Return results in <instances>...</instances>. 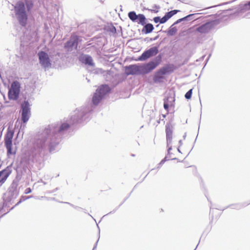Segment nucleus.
<instances>
[{"label":"nucleus","mask_w":250,"mask_h":250,"mask_svg":"<svg viewBox=\"0 0 250 250\" xmlns=\"http://www.w3.org/2000/svg\"><path fill=\"white\" fill-rule=\"evenodd\" d=\"M163 117H164V118L166 117V115H163Z\"/></svg>","instance_id":"nucleus-30"},{"label":"nucleus","mask_w":250,"mask_h":250,"mask_svg":"<svg viewBox=\"0 0 250 250\" xmlns=\"http://www.w3.org/2000/svg\"><path fill=\"white\" fill-rule=\"evenodd\" d=\"M168 72V67H164L160 69L155 74L153 77V81L156 83H161L163 82L164 75Z\"/></svg>","instance_id":"nucleus-8"},{"label":"nucleus","mask_w":250,"mask_h":250,"mask_svg":"<svg viewBox=\"0 0 250 250\" xmlns=\"http://www.w3.org/2000/svg\"><path fill=\"white\" fill-rule=\"evenodd\" d=\"M128 16L129 19L133 22L138 24L145 25L146 23V18L143 14L137 15L134 11H131L128 13Z\"/></svg>","instance_id":"nucleus-5"},{"label":"nucleus","mask_w":250,"mask_h":250,"mask_svg":"<svg viewBox=\"0 0 250 250\" xmlns=\"http://www.w3.org/2000/svg\"><path fill=\"white\" fill-rule=\"evenodd\" d=\"M21 120L23 123H26L29 120L30 116V104L28 101L25 100L21 104Z\"/></svg>","instance_id":"nucleus-4"},{"label":"nucleus","mask_w":250,"mask_h":250,"mask_svg":"<svg viewBox=\"0 0 250 250\" xmlns=\"http://www.w3.org/2000/svg\"><path fill=\"white\" fill-rule=\"evenodd\" d=\"M158 48L153 47L145 51L141 56L140 60H146L151 56L156 55L158 53Z\"/></svg>","instance_id":"nucleus-9"},{"label":"nucleus","mask_w":250,"mask_h":250,"mask_svg":"<svg viewBox=\"0 0 250 250\" xmlns=\"http://www.w3.org/2000/svg\"><path fill=\"white\" fill-rule=\"evenodd\" d=\"M21 92V84L15 81L12 83L8 92V98L10 100L16 101L20 96Z\"/></svg>","instance_id":"nucleus-2"},{"label":"nucleus","mask_w":250,"mask_h":250,"mask_svg":"<svg viewBox=\"0 0 250 250\" xmlns=\"http://www.w3.org/2000/svg\"><path fill=\"white\" fill-rule=\"evenodd\" d=\"M80 60L83 63L88 64L89 65H93V60L91 57L89 56L83 55L80 58Z\"/></svg>","instance_id":"nucleus-14"},{"label":"nucleus","mask_w":250,"mask_h":250,"mask_svg":"<svg viewBox=\"0 0 250 250\" xmlns=\"http://www.w3.org/2000/svg\"><path fill=\"white\" fill-rule=\"evenodd\" d=\"M102 97L101 95H100L97 91L94 94L93 98H92V102L93 103L97 105L100 101L102 100Z\"/></svg>","instance_id":"nucleus-17"},{"label":"nucleus","mask_w":250,"mask_h":250,"mask_svg":"<svg viewBox=\"0 0 250 250\" xmlns=\"http://www.w3.org/2000/svg\"><path fill=\"white\" fill-rule=\"evenodd\" d=\"M177 12L178 10H172L170 12H167L166 15L169 19L174 15L176 14L177 13Z\"/></svg>","instance_id":"nucleus-19"},{"label":"nucleus","mask_w":250,"mask_h":250,"mask_svg":"<svg viewBox=\"0 0 250 250\" xmlns=\"http://www.w3.org/2000/svg\"><path fill=\"white\" fill-rule=\"evenodd\" d=\"M26 6L27 10L29 11L33 7V3L32 1H27L26 2Z\"/></svg>","instance_id":"nucleus-20"},{"label":"nucleus","mask_w":250,"mask_h":250,"mask_svg":"<svg viewBox=\"0 0 250 250\" xmlns=\"http://www.w3.org/2000/svg\"><path fill=\"white\" fill-rule=\"evenodd\" d=\"M69 127V125L67 123H63L61 127H60V131H62V130H64L65 129H67V128H68Z\"/></svg>","instance_id":"nucleus-22"},{"label":"nucleus","mask_w":250,"mask_h":250,"mask_svg":"<svg viewBox=\"0 0 250 250\" xmlns=\"http://www.w3.org/2000/svg\"><path fill=\"white\" fill-rule=\"evenodd\" d=\"M245 9H250V1L249 2V3L247 4H246L245 5Z\"/></svg>","instance_id":"nucleus-26"},{"label":"nucleus","mask_w":250,"mask_h":250,"mask_svg":"<svg viewBox=\"0 0 250 250\" xmlns=\"http://www.w3.org/2000/svg\"><path fill=\"white\" fill-rule=\"evenodd\" d=\"M40 64L43 67H51V63L48 55L43 51H40L38 54Z\"/></svg>","instance_id":"nucleus-6"},{"label":"nucleus","mask_w":250,"mask_h":250,"mask_svg":"<svg viewBox=\"0 0 250 250\" xmlns=\"http://www.w3.org/2000/svg\"><path fill=\"white\" fill-rule=\"evenodd\" d=\"M168 20V18L167 17L166 15L163 17L162 18H160V22L161 23H164L166 22L167 20Z\"/></svg>","instance_id":"nucleus-24"},{"label":"nucleus","mask_w":250,"mask_h":250,"mask_svg":"<svg viewBox=\"0 0 250 250\" xmlns=\"http://www.w3.org/2000/svg\"><path fill=\"white\" fill-rule=\"evenodd\" d=\"M166 139L167 146H169L172 143L174 138V127L170 123H167L166 125Z\"/></svg>","instance_id":"nucleus-7"},{"label":"nucleus","mask_w":250,"mask_h":250,"mask_svg":"<svg viewBox=\"0 0 250 250\" xmlns=\"http://www.w3.org/2000/svg\"><path fill=\"white\" fill-rule=\"evenodd\" d=\"M14 11L19 23L22 26H25L28 20L25 4L23 2L18 1L14 6Z\"/></svg>","instance_id":"nucleus-1"},{"label":"nucleus","mask_w":250,"mask_h":250,"mask_svg":"<svg viewBox=\"0 0 250 250\" xmlns=\"http://www.w3.org/2000/svg\"><path fill=\"white\" fill-rule=\"evenodd\" d=\"M145 29L146 30V33H149L152 31L154 29L153 26L151 23H148L145 24Z\"/></svg>","instance_id":"nucleus-18"},{"label":"nucleus","mask_w":250,"mask_h":250,"mask_svg":"<svg viewBox=\"0 0 250 250\" xmlns=\"http://www.w3.org/2000/svg\"><path fill=\"white\" fill-rule=\"evenodd\" d=\"M11 172L12 170L9 167L0 171V185H2L5 182Z\"/></svg>","instance_id":"nucleus-10"},{"label":"nucleus","mask_w":250,"mask_h":250,"mask_svg":"<svg viewBox=\"0 0 250 250\" xmlns=\"http://www.w3.org/2000/svg\"><path fill=\"white\" fill-rule=\"evenodd\" d=\"M164 107L168 112V108H169V104H168V99H167L164 100Z\"/></svg>","instance_id":"nucleus-23"},{"label":"nucleus","mask_w":250,"mask_h":250,"mask_svg":"<svg viewBox=\"0 0 250 250\" xmlns=\"http://www.w3.org/2000/svg\"><path fill=\"white\" fill-rule=\"evenodd\" d=\"M14 132L13 130L8 128L7 131L4 137V144L7 150V154H15V151H13L12 148V140L14 136Z\"/></svg>","instance_id":"nucleus-3"},{"label":"nucleus","mask_w":250,"mask_h":250,"mask_svg":"<svg viewBox=\"0 0 250 250\" xmlns=\"http://www.w3.org/2000/svg\"><path fill=\"white\" fill-rule=\"evenodd\" d=\"M170 149H171V147H169L168 149V153L169 152Z\"/></svg>","instance_id":"nucleus-29"},{"label":"nucleus","mask_w":250,"mask_h":250,"mask_svg":"<svg viewBox=\"0 0 250 250\" xmlns=\"http://www.w3.org/2000/svg\"><path fill=\"white\" fill-rule=\"evenodd\" d=\"M31 192V189L30 188H27L25 190V194H28L29 193H30Z\"/></svg>","instance_id":"nucleus-25"},{"label":"nucleus","mask_w":250,"mask_h":250,"mask_svg":"<svg viewBox=\"0 0 250 250\" xmlns=\"http://www.w3.org/2000/svg\"><path fill=\"white\" fill-rule=\"evenodd\" d=\"M109 87L107 85H102L97 90V92L101 95L102 97L109 91Z\"/></svg>","instance_id":"nucleus-15"},{"label":"nucleus","mask_w":250,"mask_h":250,"mask_svg":"<svg viewBox=\"0 0 250 250\" xmlns=\"http://www.w3.org/2000/svg\"><path fill=\"white\" fill-rule=\"evenodd\" d=\"M154 21L155 22L157 23L158 22H160V17H155L154 18Z\"/></svg>","instance_id":"nucleus-27"},{"label":"nucleus","mask_w":250,"mask_h":250,"mask_svg":"<svg viewBox=\"0 0 250 250\" xmlns=\"http://www.w3.org/2000/svg\"><path fill=\"white\" fill-rule=\"evenodd\" d=\"M192 94V89H190L189 91H188L185 94V98L187 99H190L191 97Z\"/></svg>","instance_id":"nucleus-21"},{"label":"nucleus","mask_w":250,"mask_h":250,"mask_svg":"<svg viewBox=\"0 0 250 250\" xmlns=\"http://www.w3.org/2000/svg\"><path fill=\"white\" fill-rule=\"evenodd\" d=\"M79 41V37L77 36H71L69 41L67 42L65 44L64 47L66 48H70L74 46L77 48Z\"/></svg>","instance_id":"nucleus-11"},{"label":"nucleus","mask_w":250,"mask_h":250,"mask_svg":"<svg viewBox=\"0 0 250 250\" xmlns=\"http://www.w3.org/2000/svg\"><path fill=\"white\" fill-rule=\"evenodd\" d=\"M158 62H150L147 63L145 66V69L146 72H149L154 69L158 65Z\"/></svg>","instance_id":"nucleus-16"},{"label":"nucleus","mask_w":250,"mask_h":250,"mask_svg":"<svg viewBox=\"0 0 250 250\" xmlns=\"http://www.w3.org/2000/svg\"><path fill=\"white\" fill-rule=\"evenodd\" d=\"M155 8H156V10L155 9H153V10H151V11H153L155 12H158V7H157V6H155Z\"/></svg>","instance_id":"nucleus-28"},{"label":"nucleus","mask_w":250,"mask_h":250,"mask_svg":"<svg viewBox=\"0 0 250 250\" xmlns=\"http://www.w3.org/2000/svg\"><path fill=\"white\" fill-rule=\"evenodd\" d=\"M211 28L210 23L207 22L197 28L196 31L200 33L204 34L208 33Z\"/></svg>","instance_id":"nucleus-12"},{"label":"nucleus","mask_w":250,"mask_h":250,"mask_svg":"<svg viewBox=\"0 0 250 250\" xmlns=\"http://www.w3.org/2000/svg\"><path fill=\"white\" fill-rule=\"evenodd\" d=\"M127 75H134L139 74L140 71V67L136 65H132L126 68Z\"/></svg>","instance_id":"nucleus-13"}]
</instances>
